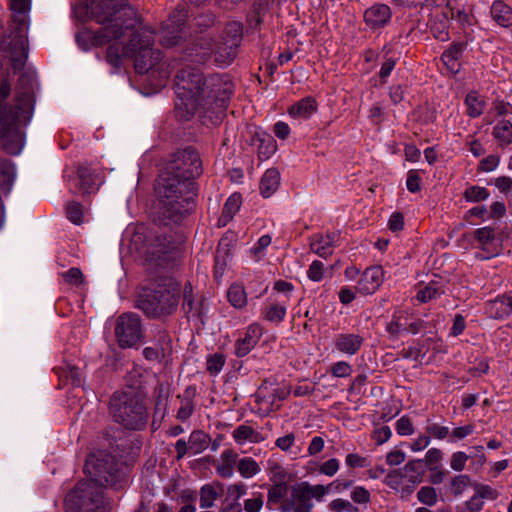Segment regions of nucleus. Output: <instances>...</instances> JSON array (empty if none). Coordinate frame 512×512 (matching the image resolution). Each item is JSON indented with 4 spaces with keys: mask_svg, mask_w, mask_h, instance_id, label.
I'll return each mask as SVG.
<instances>
[{
    "mask_svg": "<svg viewBox=\"0 0 512 512\" xmlns=\"http://www.w3.org/2000/svg\"><path fill=\"white\" fill-rule=\"evenodd\" d=\"M203 173L199 152L192 146L177 150L159 174L155 193L159 208L154 221L159 225L178 224L195 208V179Z\"/></svg>",
    "mask_w": 512,
    "mask_h": 512,
    "instance_id": "f257e3e1",
    "label": "nucleus"
},
{
    "mask_svg": "<svg viewBox=\"0 0 512 512\" xmlns=\"http://www.w3.org/2000/svg\"><path fill=\"white\" fill-rule=\"evenodd\" d=\"M141 377L136 369L129 372L126 379L127 389L115 391L108 404V412L112 420L129 431L143 430L149 418L144 397L138 391Z\"/></svg>",
    "mask_w": 512,
    "mask_h": 512,
    "instance_id": "f03ea898",
    "label": "nucleus"
},
{
    "mask_svg": "<svg viewBox=\"0 0 512 512\" xmlns=\"http://www.w3.org/2000/svg\"><path fill=\"white\" fill-rule=\"evenodd\" d=\"M180 284L165 274L151 276V287H144L137 297L136 307L149 319L164 320L179 306Z\"/></svg>",
    "mask_w": 512,
    "mask_h": 512,
    "instance_id": "7ed1b4c3",
    "label": "nucleus"
},
{
    "mask_svg": "<svg viewBox=\"0 0 512 512\" xmlns=\"http://www.w3.org/2000/svg\"><path fill=\"white\" fill-rule=\"evenodd\" d=\"M154 31L143 26V23L132 31L128 43L123 48L124 53L134 60L135 71L139 74H159L158 86H163L169 77L165 62H162V52L155 49Z\"/></svg>",
    "mask_w": 512,
    "mask_h": 512,
    "instance_id": "20e7f679",
    "label": "nucleus"
},
{
    "mask_svg": "<svg viewBox=\"0 0 512 512\" xmlns=\"http://www.w3.org/2000/svg\"><path fill=\"white\" fill-rule=\"evenodd\" d=\"M17 109L0 112V139L4 150L11 155L20 153L24 144V135L19 125H26L34 112V94L31 89L17 93Z\"/></svg>",
    "mask_w": 512,
    "mask_h": 512,
    "instance_id": "39448f33",
    "label": "nucleus"
},
{
    "mask_svg": "<svg viewBox=\"0 0 512 512\" xmlns=\"http://www.w3.org/2000/svg\"><path fill=\"white\" fill-rule=\"evenodd\" d=\"M10 9L13 13L10 35L0 42V47L11 59L13 69H22L28 57L30 0H10Z\"/></svg>",
    "mask_w": 512,
    "mask_h": 512,
    "instance_id": "423d86ee",
    "label": "nucleus"
},
{
    "mask_svg": "<svg viewBox=\"0 0 512 512\" xmlns=\"http://www.w3.org/2000/svg\"><path fill=\"white\" fill-rule=\"evenodd\" d=\"M206 77L196 67H184L175 75V110L182 120H189L201 108Z\"/></svg>",
    "mask_w": 512,
    "mask_h": 512,
    "instance_id": "0eeeda50",
    "label": "nucleus"
},
{
    "mask_svg": "<svg viewBox=\"0 0 512 512\" xmlns=\"http://www.w3.org/2000/svg\"><path fill=\"white\" fill-rule=\"evenodd\" d=\"M233 88L234 84L227 74L215 73L206 77L201 108L197 112L204 124L209 121L216 126L222 122Z\"/></svg>",
    "mask_w": 512,
    "mask_h": 512,
    "instance_id": "6e6552de",
    "label": "nucleus"
},
{
    "mask_svg": "<svg viewBox=\"0 0 512 512\" xmlns=\"http://www.w3.org/2000/svg\"><path fill=\"white\" fill-rule=\"evenodd\" d=\"M91 19L103 27L121 30V38L128 31L135 30L143 22L142 16L128 0H93Z\"/></svg>",
    "mask_w": 512,
    "mask_h": 512,
    "instance_id": "1a4fd4ad",
    "label": "nucleus"
},
{
    "mask_svg": "<svg viewBox=\"0 0 512 512\" xmlns=\"http://www.w3.org/2000/svg\"><path fill=\"white\" fill-rule=\"evenodd\" d=\"M126 469L124 462L115 455L98 451L87 457L83 471L89 479L102 488L111 487L114 490H120L128 482Z\"/></svg>",
    "mask_w": 512,
    "mask_h": 512,
    "instance_id": "9d476101",
    "label": "nucleus"
},
{
    "mask_svg": "<svg viewBox=\"0 0 512 512\" xmlns=\"http://www.w3.org/2000/svg\"><path fill=\"white\" fill-rule=\"evenodd\" d=\"M217 24L216 16L212 12H202L196 15L191 21L190 27L195 33H208V37H197L191 43V46H186L182 50L180 59L197 64L204 63L211 53L215 41L210 31Z\"/></svg>",
    "mask_w": 512,
    "mask_h": 512,
    "instance_id": "9b49d317",
    "label": "nucleus"
},
{
    "mask_svg": "<svg viewBox=\"0 0 512 512\" xmlns=\"http://www.w3.org/2000/svg\"><path fill=\"white\" fill-rule=\"evenodd\" d=\"M103 505V488L89 478L79 480L64 499L66 512H99Z\"/></svg>",
    "mask_w": 512,
    "mask_h": 512,
    "instance_id": "f8f14e48",
    "label": "nucleus"
},
{
    "mask_svg": "<svg viewBox=\"0 0 512 512\" xmlns=\"http://www.w3.org/2000/svg\"><path fill=\"white\" fill-rule=\"evenodd\" d=\"M114 333L119 347L137 348L144 340V328L140 315L125 312L116 318Z\"/></svg>",
    "mask_w": 512,
    "mask_h": 512,
    "instance_id": "ddd939ff",
    "label": "nucleus"
},
{
    "mask_svg": "<svg viewBox=\"0 0 512 512\" xmlns=\"http://www.w3.org/2000/svg\"><path fill=\"white\" fill-rule=\"evenodd\" d=\"M188 11L184 6H177L167 21L162 24L159 42L167 48L177 47L184 43L187 37L186 22Z\"/></svg>",
    "mask_w": 512,
    "mask_h": 512,
    "instance_id": "4468645a",
    "label": "nucleus"
},
{
    "mask_svg": "<svg viewBox=\"0 0 512 512\" xmlns=\"http://www.w3.org/2000/svg\"><path fill=\"white\" fill-rule=\"evenodd\" d=\"M179 257V250L176 248L171 236L158 235L155 237L146 252V260L150 267L169 269L175 265Z\"/></svg>",
    "mask_w": 512,
    "mask_h": 512,
    "instance_id": "2eb2a0df",
    "label": "nucleus"
},
{
    "mask_svg": "<svg viewBox=\"0 0 512 512\" xmlns=\"http://www.w3.org/2000/svg\"><path fill=\"white\" fill-rule=\"evenodd\" d=\"M121 30L113 27H102L97 31L84 28L75 35L78 46L87 51L93 46H102L108 44L112 40L121 39Z\"/></svg>",
    "mask_w": 512,
    "mask_h": 512,
    "instance_id": "dca6fc26",
    "label": "nucleus"
},
{
    "mask_svg": "<svg viewBox=\"0 0 512 512\" xmlns=\"http://www.w3.org/2000/svg\"><path fill=\"white\" fill-rule=\"evenodd\" d=\"M310 484L301 482L291 487V497L286 498L280 504L281 512H311L313 503Z\"/></svg>",
    "mask_w": 512,
    "mask_h": 512,
    "instance_id": "f3484780",
    "label": "nucleus"
},
{
    "mask_svg": "<svg viewBox=\"0 0 512 512\" xmlns=\"http://www.w3.org/2000/svg\"><path fill=\"white\" fill-rule=\"evenodd\" d=\"M392 11L388 5L377 3L366 9L364 22L370 29L385 27L391 20Z\"/></svg>",
    "mask_w": 512,
    "mask_h": 512,
    "instance_id": "a211bd4d",
    "label": "nucleus"
},
{
    "mask_svg": "<svg viewBox=\"0 0 512 512\" xmlns=\"http://www.w3.org/2000/svg\"><path fill=\"white\" fill-rule=\"evenodd\" d=\"M383 270L379 266L367 268L358 281L357 290L364 295L373 294L382 283Z\"/></svg>",
    "mask_w": 512,
    "mask_h": 512,
    "instance_id": "6ab92c4d",
    "label": "nucleus"
},
{
    "mask_svg": "<svg viewBox=\"0 0 512 512\" xmlns=\"http://www.w3.org/2000/svg\"><path fill=\"white\" fill-rule=\"evenodd\" d=\"M261 336V328L258 325H251L244 338L238 339L235 343V354L237 357L246 356L258 343Z\"/></svg>",
    "mask_w": 512,
    "mask_h": 512,
    "instance_id": "aec40b11",
    "label": "nucleus"
},
{
    "mask_svg": "<svg viewBox=\"0 0 512 512\" xmlns=\"http://www.w3.org/2000/svg\"><path fill=\"white\" fill-rule=\"evenodd\" d=\"M363 344V337L358 334H337L334 340V345L337 350L342 353L354 355L356 354Z\"/></svg>",
    "mask_w": 512,
    "mask_h": 512,
    "instance_id": "412c9836",
    "label": "nucleus"
},
{
    "mask_svg": "<svg viewBox=\"0 0 512 512\" xmlns=\"http://www.w3.org/2000/svg\"><path fill=\"white\" fill-rule=\"evenodd\" d=\"M252 145H257V156L259 161L267 160L277 148L276 141L270 134L256 133L251 139Z\"/></svg>",
    "mask_w": 512,
    "mask_h": 512,
    "instance_id": "4be33fe9",
    "label": "nucleus"
},
{
    "mask_svg": "<svg viewBox=\"0 0 512 512\" xmlns=\"http://www.w3.org/2000/svg\"><path fill=\"white\" fill-rule=\"evenodd\" d=\"M78 192L82 195L90 194L95 191V174L92 168L87 164H79L77 167Z\"/></svg>",
    "mask_w": 512,
    "mask_h": 512,
    "instance_id": "5701e85b",
    "label": "nucleus"
},
{
    "mask_svg": "<svg viewBox=\"0 0 512 512\" xmlns=\"http://www.w3.org/2000/svg\"><path fill=\"white\" fill-rule=\"evenodd\" d=\"M280 172L276 168L267 169L261 178L259 189L264 198L270 197L279 187Z\"/></svg>",
    "mask_w": 512,
    "mask_h": 512,
    "instance_id": "b1692460",
    "label": "nucleus"
},
{
    "mask_svg": "<svg viewBox=\"0 0 512 512\" xmlns=\"http://www.w3.org/2000/svg\"><path fill=\"white\" fill-rule=\"evenodd\" d=\"M238 47L229 44L227 41H220L216 43L214 53V60L221 65L231 64L238 54Z\"/></svg>",
    "mask_w": 512,
    "mask_h": 512,
    "instance_id": "393cba45",
    "label": "nucleus"
},
{
    "mask_svg": "<svg viewBox=\"0 0 512 512\" xmlns=\"http://www.w3.org/2000/svg\"><path fill=\"white\" fill-rule=\"evenodd\" d=\"M317 110V102L313 97H305L300 101L293 104L289 109L288 113L292 117L309 118Z\"/></svg>",
    "mask_w": 512,
    "mask_h": 512,
    "instance_id": "a878e982",
    "label": "nucleus"
},
{
    "mask_svg": "<svg viewBox=\"0 0 512 512\" xmlns=\"http://www.w3.org/2000/svg\"><path fill=\"white\" fill-rule=\"evenodd\" d=\"M221 492H223V484L218 481L202 486L200 489V507H212Z\"/></svg>",
    "mask_w": 512,
    "mask_h": 512,
    "instance_id": "bb28decb",
    "label": "nucleus"
},
{
    "mask_svg": "<svg viewBox=\"0 0 512 512\" xmlns=\"http://www.w3.org/2000/svg\"><path fill=\"white\" fill-rule=\"evenodd\" d=\"M15 179V166L7 160H0V192L8 194Z\"/></svg>",
    "mask_w": 512,
    "mask_h": 512,
    "instance_id": "cd10ccee",
    "label": "nucleus"
},
{
    "mask_svg": "<svg viewBox=\"0 0 512 512\" xmlns=\"http://www.w3.org/2000/svg\"><path fill=\"white\" fill-rule=\"evenodd\" d=\"M491 16L502 27L512 25V8L503 1H495L491 7Z\"/></svg>",
    "mask_w": 512,
    "mask_h": 512,
    "instance_id": "c85d7f7f",
    "label": "nucleus"
},
{
    "mask_svg": "<svg viewBox=\"0 0 512 512\" xmlns=\"http://www.w3.org/2000/svg\"><path fill=\"white\" fill-rule=\"evenodd\" d=\"M196 395L194 386H188L182 396V403L177 412V419L184 422L191 417L194 411L193 398Z\"/></svg>",
    "mask_w": 512,
    "mask_h": 512,
    "instance_id": "c756f323",
    "label": "nucleus"
},
{
    "mask_svg": "<svg viewBox=\"0 0 512 512\" xmlns=\"http://www.w3.org/2000/svg\"><path fill=\"white\" fill-rule=\"evenodd\" d=\"M403 470L405 473V477H407L411 483H420L426 471L424 460H411L405 464Z\"/></svg>",
    "mask_w": 512,
    "mask_h": 512,
    "instance_id": "7c9ffc66",
    "label": "nucleus"
},
{
    "mask_svg": "<svg viewBox=\"0 0 512 512\" xmlns=\"http://www.w3.org/2000/svg\"><path fill=\"white\" fill-rule=\"evenodd\" d=\"M242 197L240 193L232 194L224 204L219 222L226 225L240 209Z\"/></svg>",
    "mask_w": 512,
    "mask_h": 512,
    "instance_id": "2f4dec72",
    "label": "nucleus"
},
{
    "mask_svg": "<svg viewBox=\"0 0 512 512\" xmlns=\"http://www.w3.org/2000/svg\"><path fill=\"white\" fill-rule=\"evenodd\" d=\"M243 38V24L241 22H229L224 29L222 40L233 46L240 47Z\"/></svg>",
    "mask_w": 512,
    "mask_h": 512,
    "instance_id": "473e14b6",
    "label": "nucleus"
},
{
    "mask_svg": "<svg viewBox=\"0 0 512 512\" xmlns=\"http://www.w3.org/2000/svg\"><path fill=\"white\" fill-rule=\"evenodd\" d=\"M189 450L194 454L203 452L210 444V436L202 430H194L189 437Z\"/></svg>",
    "mask_w": 512,
    "mask_h": 512,
    "instance_id": "72a5a7b5",
    "label": "nucleus"
},
{
    "mask_svg": "<svg viewBox=\"0 0 512 512\" xmlns=\"http://www.w3.org/2000/svg\"><path fill=\"white\" fill-rule=\"evenodd\" d=\"M493 136L501 142V146L512 143V123L508 120H502L493 128Z\"/></svg>",
    "mask_w": 512,
    "mask_h": 512,
    "instance_id": "f704fd0d",
    "label": "nucleus"
},
{
    "mask_svg": "<svg viewBox=\"0 0 512 512\" xmlns=\"http://www.w3.org/2000/svg\"><path fill=\"white\" fill-rule=\"evenodd\" d=\"M227 298L230 304L237 308H243L247 303V296L242 285L232 284L227 291Z\"/></svg>",
    "mask_w": 512,
    "mask_h": 512,
    "instance_id": "c9c22d12",
    "label": "nucleus"
},
{
    "mask_svg": "<svg viewBox=\"0 0 512 512\" xmlns=\"http://www.w3.org/2000/svg\"><path fill=\"white\" fill-rule=\"evenodd\" d=\"M289 491V486L286 481L275 483L268 491L267 502L272 504L282 503L286 499Z\"/></svg>",
    "mask_w": 512,
    "mask_h": 512,
    "instance_id": "e433bc0d",
    "label": "nucleus"
},
{
    "mask_svg": "<svg viewBox=\"0 0 512 512\" xmlns=\"http://www.w3.org/2000/svg\"><path fill=\"white\" fill-rule=\"evenodd\" d=\"M444 289L435 282H431L417 292V300L426 303L444 294Z\"/></svg>",
    "mask_w": 512,
    "mask_h": 512,
    "instance_id": "4c0bfd02",
    "label": "nucleus"
},
{
    "mask_svg": "<svg viewBox=\"0 0 512 512\" xmlns=\"http://www.w3.org/2000/svg\"><path fill=\"white\" fill-rule=\"evenodd\" d=\"M203 301V298H201L200 301H195L194 295H188L187 297L183 298L182 309L185 314H192L193 317L201 319L203 312Z\"/></svg>",
    "mask_w": 512,
    "mask_h": 512,
    "instance_id": "58836bf2",
    "label": "nucleus"
},
{
    "mask_svg": "<svg viewBox=\"0 0 512 512\" xmlns=\"http://www.w3.org/2000/svg\"><path fill=\"white\" fill-rule=\"evenodd\" d=\"M465 104L467 105V114L470 117H478L483 113L484 102L480 101L475 92L468 93L465 98Z\"/></svg>",
    "mask_w": 512,
    "mask_h": 512,
    "instance_id": "ea45409f",
    "label": "nucleus"
},
{
    "mask_svg": "<svg viewBox=\"0 0 512 512\" xmlns=\"http://www.w3.org/2000/svg\"><path fill=\"white\" fill-rule=\"evenodd\" d=\"M237 468L239 473L245 478L252 477L260 470L258 463L250 457L240 459Z\"/></svg>",
    "mask_w": 512,
    "mask_h": 512,
    "instance_id": "a19ab883",
    "label": "nucleus"
},
{
    "mask_svg": "<svg viewBox=\"0 0 512 512\" xmlns=\"http://www.w3.org/2000/svg\"><path fill=\"white\" fill-rule=\"evenodd\" d=\"M156 347L161 350L162 358H165L172 351V339L167 330H159L155 336Z\"/></svg>",
    "mask_w": 512,
    "mask_h": 512,
    "instance_id": "79ce46f5",
    "label": "nucleus"
},
{
    "mask_svg": "<svg viewBox=\"0 0 512 512\" xmlns=\"http://www.w3.org/2000/svg\"><path fill=\"white\" fill-rule=\"evenodd\" d=\"M464 198L468 202H481L489 197V191L485 187L470 186L464 192Z\"/></svg>",
    "mask_w": 512,
    "mask_h": 512,
    "instance_id": "37998d69",
    "label": "nucleus"
},
{
    "mask_svg": "<svg viewBox=\"0 0 512 512\" xmlns=\"http://www.w3.org/2000/svg\"><path fill=\"white\" fill-rule=\"evenodd\" d=\"M226 357L222 353H215L207 358V371L210 375H217L225 365Z\"/></svg>",
    "mask_w": 512,
    "mask_h": 512,
    "instance_id": "c03bdc74",
    "label": "nucleus"
},
{
    "mask_svg": "<svg viewBox=\"0 0 512 512\" xmlns=\"http://www.w3.org/2000/svg\"><path fill=\"white\" fill-rule=\"evenodd\" d=\"M125 47V45H119V44H112V45H109L107 50H106V59L107 61L117 67L119 66L120 62H121V58L124 56V57H129V55H127L126 53H124L123 51V48Z\"/></svg>",
    "mask_w": 512,
    "mask_h": 512,
    "instance_id": "a18cd8bd",
    "label": "nucleus"
},
{
    "mask_svg": "<svg viewBox=\"0 0 512 512\" xmlns=\"http://www.w3.org/2000/svg\"><path fill=\"white\" fill-rule=\"evenodd\" d=\"M258 436V432H256L251 426L240 425L233 431V438L236 442L242 443L245 440H255Z\"/></svg>",
    "mask_w": 512,
    "mask_h": 512,
    "instance_id": "49530a36",
    "label": "nucleus"
},
{
    "mask_svg": "<svg viewBox=\"0 0 512 512\" xmlns=\"http://www.w3.org/2000/svg\"><path fill=\"white\" fill-rule=\"evenodd\" d=\"M286 315V308L279 304H271L267 307L265 319L273 322L280 323L284 320Z\"/></svg>",
    "mask_w": 512,
    "mask_h": 512,
    "instance_id": "de8ad7c7",
    "label": "nucleus"
},
{
    "mask_svg": "<svg viewBox=\"0 0 512 512\" xmlns=\"http://www.w3.org/2000/svg\"><path fill=\"white\" fill-rule=\"evenodd\" d=\"M311 250L322 258H327L333 253V246L330 241H325L324 237L313 241L310 245Z\"/></svg>",
    "mask_w": 512,
    "mask_h": 512,
    "instance_id": "09e8293b",
    "label": "nucleus"
},
{
    "mask_svg": "<svg viewBox=\"0 0 512 512\" xmlns=\"http://www.w3.org/2000/svg\"><path fill=\"white\" fill-rule=\"evenodd\" d=\"M417 499L427 506H434L437 502L436 489L431 486L421 487L417 492Z\"/></svg>",
    "mask_w": 512,
    "mask_h": 512,
    "instance_id": "8fccbe9b",
    "label": "nucleus"
},
{
    "mask_svg": "<svg viewBox=\"0 0 512 512\" xmlns=\"http://www.w3.org/2000/svg\"><path fill=\"white\" fill-rule=\"evenodd\" d=\"M67 218L74 224L79 225L82 223L83 210L80 203L70 202L66 207Z\"/></svg>",
    "mask_w": 512,
    "mask_h": 512,
    "instance_id": "3c124183",
    "label": "nucleus"
},
{
    "mask_svg": "<svg viewBox=\"0 0 512 512\" xmlns=\"http://www.w3.org/2000/svg\"><path fill=\"white\" fill-rule=\"evenodd\" d=\"M64 281L70 285L79 286L84 282V275L77 267L70 268L67 272L62 274Z\"/></svg>",
    "mask_w": 512,
    "mask_h": 512,
    "instance_id": "603ef678",
    "label": "nucleus"
},
{
    "mask_svg": "<svg viewBox=\"0 0 512 512\" xmlns=\"http://www.w3.org/2000/svg\"><path fill=\"white\" fill-rule=\"evenodd\" d=\"M475 239L481 244H489L495 239V229L492 227H483L474 231Z\"/></svg>",
    "mask_w": 512,
    "mask_h": 512,
    "instance_id": "864d4df0",
    "label": "nucleus"
},
{
    "mask_svg": "<svg viewBox=\"0 0 512 512\" xmlns=\"http://www.w3.org/2000/svg\"><path fill=\"white\" fill-rule=\"evenodd\" d=\"M470 476L463 474L455 476L451 481L452 492L455 496L460 495L470 485Z\"/></svg>",
    "mask_w": 512,
    "mask_h": 512,
    "instance_id": "5fc2aeb1",
    "label": "nucleus"
},
{
    "mask_svg": "<svg viewBox=\"0 0 512 512\" xmlns=\"http://www.w3.org/2000/svg\"><path fill=\"white\" fill-rule=\"evenodd\" d=\"M273 4L274 0H255L250 10L253 11V13L259 14V16L264 19L270 12Z\"/></svg>",
    "mask_w": 512,
    "mask_h": 512,
    "instance_id": "6e6d98bb",
    "label": "nucleus"
},
{
    "mask_svg": "<svg viewBox=\"0 0 512 512\" xmlns=\"http://www.w3.org/2000/svg\"><path fill=\"white\" fill-rule=\"evenodd\" d=\"M396 431L401 436H408L414 433V426L408 416H402L396 422Z\"/></svg>",
    "mask_w": 512,
    "mask_h": 512,
    "instance_id": "4d7b16f0",
    "label": "nucleus"
},
{
    "mask_svg": "<svg viewBox=\"0 0 512 512\" xmlns=\"http://www.w3.org/2000/svg\"><path fill=\"white\" fill-rule=\"evenodd\" d=\"M446 8L448 9L447 12H444V16L446 19H458L461 23H465V22H468V14L464 11V10H460V9H455L452 4H451V1H448L446 3Z\"/></svg>",
    "mask_w": 512,
    "mask_h": 512,
    "instance_id": "13d9d810",
    "label": "nucleus"
},
{
    "mask_svg": "<svg viewBox=\"0 0 512 512\" xmlns=\"http://www.w3.org/2000/svg\"><path fill=\"white\" fill-rule=\"evenodd\" d=\"M307 274L309 279L312 281L318 282L322 280L324 275L323 263L318 260L313 261L312 264L309 266Z\"/></svg>",
    "mask_w": 512,
    "mask_h": 512,
    "instance_id": "bf43d9fd",
    "label": "nucleus"
},
{
    "mask_svg": "<svg viewBox=\"0 0 512 512\" xmlns=\"http://www.w3.org/2000/svg\"><path fill=\"white\" fill-rule=\"evenodd\" d=\"M351 371L350 364L345 361H339L330 368L331 374L335 377H348Z\"/></svg>",
    "mask_w": 512,
    "mask_h": 512,
    "instance_id": "052dcab7",
    "label": "nucleus"
},
{
    "mask_svg": "<svg viewBox=\"0 0 512 512\" xmlns=\"http://www.w3.org/2000/svg\"><path fill=\"white\" fill-rule=\"evenodd\" d=\"M443 453L440 449L431 448L427 451L426 457L424 460L425 466H429V470L433 471L436 467H433L434 464H437L442 459Z\"/></svg>",
    "mask_w": 512,
    "mask_h": 512,
    "instance_id": "680f3d73",
    "label": "nucleus"
},
{
    "mask_svg": "<svg viewBox=\"0 0 512 512\" xmlns=\"http://www.w3.org/2000/svg\"><path fill=\"white\" fill-rule=\"evenodd\" d=\"M468 458L469 456L464 452L458 451L453 453L450 462L451 468L455 471H462Z\"/></svg>",
    "mask_w": 512,
    "mask_h": 512,
    "instance_id": "e2e57ef3",
    "label": "nucleus"
},
{
    "mask_svg": "<svg viewBox=\"0 0 512 512\" xmlns=\"http://www.w3.org/2000/svg\"><path fill=\"white\" fill-rule=\"evenodd\" d=\"M499 161V156L489 155L480 161L478 170L483 172L493 171L498 166Z\"/></svg>",
    "mask_w": 512,
    "mask_h": 512,
    "instance_id": "0e129e2a",
    "label": "nucleus"
},
{
    "mask_svg": "<svg viewBox=\"0 0 512 512\" xmlns=\"http://www.w3.org/2000/svg\"><path fill=\"white\" fill-rule=\"evenodd\" d=\"M73 13L77 20L85 22L87 19L91 18V6L85 3H79L74 6Z\"/></svg>",
    "mask_w": 512,
    "mask_h": 512,
    "instance_id": "69168bd1",
    "label": "nucleus"
},
{
    "mask_svg": "<svg viewBox=\"0 0 512 512\" xmlns=\"http://www.w3.org/2000/svg\"><path fill=\"white\" fill-rule=\"evenodd\" d=\"M391 429L384 425L373 432L372 438L376 441V445H382L391 437Z\"/></svg>",
    "mask_w": 512,
    "mask_h": 512,
    "instance_id": "338daca9",
    "label": "nucleus"
},
{
    "mask_svg": "<svg viewBox=\"0 0 512 512\" xmlns=\"http://www.w3.org/2000/svg\"><path fill=\"white\" fill-rule=\"evenodd\" d=\"M420 182L421 177L419 176V174L415 170L409 171L406 186L411 193H416L420 191Z\"/></svg>",
    "mask_w": 512,
    "mask_h": 512,
    "instance_id": "774afa93",
    "label": "nucleus"
}]
</instances>
